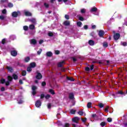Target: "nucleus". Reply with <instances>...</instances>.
Here are the masks:
<instances>
[{
    "label": "nucleus",
    "instance_id": "nucleus-47",
    "mask_svg": "<svg viewBox=\"0 0 127 127\" xmlns=\"http://www.w3.org/2000/svg\"><path fill=\"white\" fill-rule=\"evenodd\" d=\"M122 45H123V46H127V43L126 42H123L121 43Z\"/></svg>",
    "mask_w": 127,
    "mask_h": 127
},
{
    "label": "nucleus",
    "instance_id": "nucleus-29",
    "mask_svg": "<svg viewBox=\"0 0 127 127\" xmlns=\"http://www.w3.org/2000/svg\"><path fill=\"white\" fill-rule=\"evenodd\" d=\"M29 60H30V58L29 57H26L25 59V62H28V61H29Z\"/></svg>",
    "mask_w": 127,
    "mask_h": 127
},
{
    "label": "nucleus",
    "instance_id": "nucleus-28",
    "mask_svg": "<svg viewBox=\"0 0 127 127\" xmlns=\"http://www.w3.org/2000/svg\"><path fill=\"white\" fill-rule=\"evenodd\" d=\"M0 83L1 84H3L4 83H5V79H3V78H2L0 80Z\"/></svg>",
    "mask_w": 127,
    "mask_h": 127
},
{
    "label": "nucleus",
    "instance_id": "nucleus-32",
    "mask_svg": "<svg viewBox=\"0 0 127 127\" xmlns=\"http://www.w3.org/2000/svg\"><path fill=\"white\" fill-rule=\"evenodd\" d=\"M77 25L79 27H81V26L82 25V22H81L80 21L77 22Z\"/></svg>",
    "mask_w": 127,
    "mask_h": 127
},
{
    "label": "nucleus",
    "instance_id": "nucleus-2",
    "mask_svg": "<svg viewBox=\"0 0 127 127\" xmlns=\"http://www.w3.org/2000/svg\"><path fill=\"white\" fill-rule=\"evenodd\" d=\"M79 117H74L72 118V122L73 123H76V124H78V122H79Z\"/></svg>",
    "mask_w": 127,
    "mask_h": 127
},
{
    "label": "nucleus",
    "instance_id": "nucleus-59",
    "mask_svg": "<svg viewBox=\"0 0 127 127\" xmlns=\"http://www.w3.org/2000/svg\"><path fill=\"white\" fill-rule=\"evenodd\" d=\"M65 18H66V19H69V15H65Z\"/></svg>",
    "mask_w": 127,
    "mask_h": 127
},
{
    "label": "nucleus",
    "instance_id": "nucleus-22",
    "mask_svg": "<svg viewBox=\"0 0 127 127\" xmlns=\"http://www.w3.org/2000/svg\"><path fill=\"white\" fill-rule=\"evenodd\" d=\"M49 92L51 93V94H52V95H54V94H55V92H54V90H53V89H50Z\"/></svg>",
    "mask_w": 127,
    "mask_h": 127
},
{
    "label": "nucleus",
    "instance_id": "nucleus-10",
    "mask_svg": "<svg viewBox=\"0 0 127 127\" xmlns=\"http://www.w3.org/2000/svg\"><path fill=\"white\" fill-rule=\"evenodd\" d=\"M69 98L70 100H74V94L72 93H69Z\"/></svg>",
    "mask_w": 127,
    "mask_h": 127
},
{
    "label": "nucleus",
    "instance_id": "nucleus-34",
    "mask_svg": "<svg viewBox=\"0 0 127 127\" xmlns=\"http://www.w3.org/2000/svg\"><path fill=\"white\" fill-rule=\"evenodd\" d=\"M8 0H0V3H3L4 2H7Z\"/></svg>",
    "mask_w": 127,
    "mask_h": 127
},
{
    "label": "nucleus",
    "instance_id": "nucleus-3",
    "mask_svg": "<svg viewBox=\"0 0 127 127\" xmlns=\"http://www.w3.org/2000/svg\"><path fill=\"white\" fill-rule=\"evenodd\" d=\"M104 34H105V32H104V31L103 30L99 31L98 35L99 36H100V37H103Z\"/></svg>",
    "mask_w": 127,
    "mask_h": 127
},
{
    "label": "nucleus",
    "instance_id": "nucleus-21",
    "mask_svg": "<svg viewBox=\"0 0 127 127\" xmlns=\"http://www.w3.org/2000/svg\"><path fill=\"white\" fill-rule=\"evenodd\" d=\"M17 101L18 104H22L23 103V101L22 100H20V98H18Z\"/></svg>",
    "mask_w": 127,
    "mask_h": 127
},
{
    "label": "nucleus",
    "instance_id": "nucleus-64",
    "mask_svg": "<svg viewBox=\"0 0 127 127\" xmlns=\"http://www.w3.org/2000/svg\"><path fill=\"white\" fill-rule=\"evenodd\" d=\"M5 84L6 86H8V85H9V81H6Z\"/></svg>",
    "mask_w": 127,
    "mask_h": 127
},
{
    "label": "nucleus",
    "instance_id": "nucleus-42",
    "mask_svg": "<svg viewBox=\"0 0 127 127\" xmlns=\"http://www.w3.org/2000/svg\"><path fill=\"white\" fill-rule=\"evenodd\" d=\"M81 13H85V12H86V9H82L81 10Z\"/></svg>",
    "mask_w": 127,
    "mask_h": 127
},
{
    "label": "nucleus",
    "instance_id": "nucleus-9",
    "mask_svg": "<svg viewBox=\"0 0 127 127\" xmlns=\"http://www.w3.org/2000/svg\"><path fill=\"white\" fill-rule=\"evenodd\" d=\"M65 63L64 61H63L62 62L59 63L58 64V67H62L63 66V64Z\"/></svg>",
    "mask_w": 127,
    "mask_h": 127
},
{
    "label": "nucleus",
    "instance_id": "nucleus-36",
    "mask_svg": "<svg viewBox=\"0 0 127 127\" xmlns=\"http://www.w3.org/2000/svg\"><path fill=\"white\" fill-rule=\"evenodd\" d=\"M44 5H45V7H47V8L49 7V4L47 3H44Z\"/></svg>",
    "mask_w": 127,
    "mask_h": 127
},
{
    "label": "nucleus",
    "instance_id": "nucleus-14",
    "mask_svg": "<svg viewBox=\"0 0 127 127\" xmlns=\"http://www.w3.org/2000/svg\"><path fill=\"white\" fill-rule=\"evenodd\" d=\"M35 66H36V64H35V63H31L30 64V67L31 68H34Z\"/></svg>",
    "mask_w": 127,
    "mask_h": 127
},
{
    "label": "nucleus",
    "instance_id": "nucleus-37",
    "mask_svg": "<svg viewBox=\"0 0 127 127\" xmlns=\"http://www.w3.org/2000/svg\"><path fill=\"white\" fill-rule=\"evenodd\" d=\"M67 80H70V81H74V78L72 77H67Z\"/></svg>",
    "mask_w": 127,
    "mask_h": 127
},
{
    "label": "nucleus",
    "instance_id": "nucleus-5",
    "mask_svg": "<svg viewBox=\"0 0 127 127\" xmlns=\"http://www.w3.org/2000/svg\"><path fill=\"white\" fill-rule=\"evenodd\" d=\"M37 108H39L41 106V102L40 101H37L35 104Z\"/></svg>",
    "mask_w": 127,
    "mask_h": 127
},
{
    "label": "nucleus",
    "instance_id": "nucleus-45",
    "mask_svg": "<svg viewBox=\"0 0 127 127\" xmlns=\"http://www.w3.org/2000/svg\"><path fill=\"white\" fill-rule=\"evenodd\" d=\"M60 54V51L58 50L55 51V54H56L57 55H58V54Z\"/></svg>",
    "mask_w": 127,
    "mask_h": 127
},
{
    "label": "nucleus",
    "instance_id": "nucleus-18",
    "mask_svg": "<svg viewBox=\"0 0 127 127\" xmlns=\"http://www.w3.org/2000/svg\"><path fill=\"white\" fill-rule=\"evenodd\" d=\"M77 114H78L79 116H83V115H84V112L82 111H79L78 112Z\"/></svg>",
    "mask_w": 127,
    "mask_h": 127
},
{
    "label": "nucleus",
    "instance_id": "nucleus-6",
    "mask_svg": "<svg viewBox=\"0 0 127 127\" xmlns=\"http://www.w3.org/2000/svg\"><path fill=\"white\" fill-rule=\"evenodd\" d=\"M24 13H25V15H26V16H31L32 15L31 13L28 11H25L24 12Z\"/></svg>",
    "mask_w": 127,
    "mask_h": 127
},
{
    "label": "nucleus",
    "instance_id": "nucleus-44",
    "mask_svg": "<svg viewBox=\"0 0 127 127\" xmlns=\"http://www.w3.org/2000/svg\"><path fill=\"white\" fill-rule=\"evenodd\" d=\"M0 19H1V20H3V19H4V16L3 15H0Z\"/></svg>",
    "mask_w": 127,
    "mask_h": 127
},
{
    "label": "nucleus",
    "instance_id": "nucleus-52",
    "mask_svg": "<svg viewBox=\"0 0 127 127\" xmlns=\"http://www.w3.org/2000/svg\"><path fill=\"white\" fill-rule=\"evenodd\" d=\"M108 110H109V107H107L105 108V112H106L107 113H108V112H109Z\"/></svg>",
    "mask_w": 127,
    "mask_h": 127
},
{
    "label": "nucleus",
    "instance_id": "nucleus-43",
    "mask_svg": "<svg viewBox=\"0 0 127 127\" xmlns=\"http://www.w3.org/2000/svg\"><path fill=\"white\" fill-rule=\"evenodd\" d=\"M8 81H11V80H12V77L10 76H8Z\"/></svg>",
    "mask_w": 127,
    "mask_h": 127
},
{
    "label": "nucleus",
    "instance_id": "nucleus-30",
    "mask_svg": "<svg viewBox=\"0 0 127 127\" xmlns=\"http://www.w3.org/2000/svg\"><path fill=\"white\" fill-rule=\"evenodd\" d=\"M22 76H25V75H26V71L23 70L22 71Z\"/></svg>",
    "mask_w": 127,
    "mask_h": 127
},
{
    "label": "nucleus",
    "instance_id": "nucleus-25",
    "mask_svg": "<svg viewBox=\"0 0 127 127\" xmlns=\"http://www.w3.org/2000/svg\"><path fill=\"white\" fill-rule=\"evenodd\" d=\"M31 67H30V66H29V67H28V68H27V71H28V72H31V71L32 70V69H31Z\"/></svg>",
    "mask_w": 127,
    "mask_h": 127
},
{
    "label": "nucleus",
    "instance_id": "nucleus-24",
    "mask_svg": "<svg viewBox=\"0 0 127 127\" xmlns=\"http://www.w3.org/2000/svg\"><path fill=\"white\" fill-rule=\"evenodd\" d=\"M7 69L10 72H12V68L10 66H7Z\"/></svg>",
    "mask_w": 127,
    "mask_h": 127
},
{
    "label": "nucleus",
    "instance_id": "nucleus-19",
    "mask_svg": "<svg viewBox=\"0 0 127 127\" xmlns=\"http://www.w3.org/2000/svg\"><path fill=\"white\" fill-rule=\"evenodd\" d=\"M91 12H93L94 11H97V8L94 7H92L91 9Z\"/></svg>",
    "mask_w": 127,
    "mask_h": 127
},
{
    "label": "nucleus",
    "instance_id": "nucleus-58",
    "mask_svg": "<svg viewBox=\"0 0 127 127\" xmlns=\"http://www.w3.org/2000/svg\"><path fill=\"white\" fill-rule=\"evenodd\" d=\"M82 121L83 123H85L87 121V118L82 119Z\"/></svg>",
    "mask_w": 127,
    "mask_h": 127
},
{
    "label": "nucleus",
    "instance_id": "nucleus-17",
    "mask_svg": "<svg viewBox=\"0 0 127 127\" xmlns=\"http://www.w3.org/2000/svg\"><path fill=\"white\" fill-rule=\"evenodd\" d=\"M75 113H76V110L71 109L70 111V113L72 114V115H75Z\"/></svg>",
    "mask_w": 127,
    "mask_h": 127
},
{
    "label": "nucleus",
    "instance_id": "nucleus-23",
    "mask_svg": "<svg viewBox=\"0 0 127 127\" xmlns=\"http://www.w3.org/2000/svg\"><path fill=\"white\" fill-rule=\"evenodd\" d=\"M30 21H31L32 23H36V20L34 18L31 19Z\"/></svg>",
    "mask_w": 127,
    "mask_h": 127
},
{
    "label": "nucleus",
    "instance_id": "nucleus-61",
    "mask_svg": "<svg viewBox=\"0 0 127 127\" xmlns=\"http://www.w3.org/2000/svg\"><path fill=\"white\" fill-rule=\"evenodd\" d=\"M84 29H88V25H84Z\"/></svg>",
    "mask_w": 127,
    "mask_h": 127
},
{
    "label": "nucleus",
    "instance_id": "nucleus-63",
    "mask_svg": "<svg viewBox=\"0 0 127 127\" xmlns=\"http://www.w3.org/2000/svg\"><path fill=\"white\" fill-rule=\"evenodd\" d=\"M44 97H45L44 94L41 95V99H43V98H44Z\"/></svg>",
    "mask_w": 127,
    "mask_h": 127
},
{
    "label": "nucleus",
    "instance_id": "nucleus-55",
    "mask_svg": "<svg viewBox=\"0 0 127 127\" xmlns=\"http://www.w3.org/2000/svg\"><path fill=\"white\" fill-rule=\"evenodd\" d=\"M4 43H5V39H3L2 40V44H4Z\"/></svg>",
    "mask_w": 127,
    "mask_h": 127
},
{
    "label": "nucleus",
    "instance_id": "nucleus-31",
    "mask_svg": "<svg viewBox=\"0 0 127 127\" xmlns=\"http://www.w3.org/2000/svg\"><path fill=\"white\" fill-rule=\"evenodd\" d=\"M36 89H37V87L35 86H33L32 87V91H35V90H36Z\"/></svg>",
    "mask_w": 127,
    "mask_h": 127
},
{
    "label": "nucleus",
    "instance_id": "nucleus-50",
    "mask_svg": "<svg viewBox=\"0 0 127 127\" xmlns=\"http://www.w3.org/2000/svg\"><path fill=\"white\" fill-rule=\"evenodd\" d=\"M48 35H49V36H52L53 35V33H52V32H49V33H48Z\"/></svg>",
    "mask_w": 127,
    "mask_h": 127
},
{
    "label": "nucleus",
    "instance_id": "nucleus-51",
    "mask_svg": "<svg viewBox=\"0 0 127 127\" xmlns=\"http://www.w3.org/2000/svg\"><path fill=\"white\" fill-rule=\"evenodd\" d=\"M43 42H44L43 40H41L39 41V44H42V43H43Z\"/></svg>",
    "mask_w": 127,
    "mask_h": 127
},
{
    "label": "nucleus",
    "instance_id": "nucleus-1",
    "mask_svg": "<svg viewBox=\"0 0 127 127\" xmlns=\"http://www.w3.org/2000/svg\"><path fill=\"white\" fill-rule=\"evenodd\" d=\"M120 36H121V35H120L119 33H116V34H114V38L115 40H118V39H119V38H120Z\"/></svg>",
    "mask_w": 127,
    "mask_h": 127
},
{
    "label": "nucleus",
    "instance_id": "nucleus-35",
    "mask_svg": "<svg viewBox=\"0 0 127 127\" xmlns=\"http://www.w3.org/2000/svg\"><path fill=\"white\" fill-rule=\"evenodd\" d=\"M2 13H3V14H5V13H6V9H4L2 10Z\"/></svg>",
    "mask_w": 127,
    "mask_h": 127
},
{
    "label": "nucleus",
    "instance_id": "nucleus-38",
    "mask_svg": "<svg viewBox=\"0 0 127 127\" xmlns=\"http://www.w3.org/2000/svg\"><path fill=\"white\" fill-rule=\"evenodd\" d=\"M100 125L101 126V127H105V126H106V123L105 122H102L100 124Z\"/></svg>",
    "mask_w": 127,
    "mask_h": 127
},
{
    "label": "nucleus",
    "instance_id": "nucleus-54",
    "mask_svg": "<svg viewBox=\"0 0 127 127\" xmlns=\"http://www.w3.org/2000/svg\"><path fill=\"white\" fill-rule=\"evenodd\" d=\"M35 94H36V91L33 90V91H32V95H33V96H34V95H35Z\"/></svg>",
    "mask_w": 127,
    "mask_h": 127
},
{
    "label": "nucleus",
    "instance_id": "nucleus-27",
    "mask_svg": "<svg viewBox=\"0 0 127 127\" xmlns=\"http://www.w3.org/2000/svg\"><path fill=\"white\" fill-rule=\"evenodd\" d=\"M13 77L14 80H17V79L18 78V77L15 74H13Z\"/></svg>",
    "mask_w": 127,
    "mask_h": 127
},
{
    "label": "nucleus",
    "instance_id": "nucleus-60",
    "mask_svg": "<svg viewBox=\"0 0 127 127\" xmlns=\"http://www.w3.org/2000/svg\"><path fill=\"white\" fill-rule=\"evenodd\" d=\"M94 69V65H91L90 66V70H93Z\"/></svg>",
    "mask_w": 127,
    "mask_h": 127
},
{
    "label": "nucleus",
    "instance_id": "nucleus-12",
    "mask_svg": "<svg viewBox=\"0 0 127 127\" xmlns=\"http://www.w3.org/2000/svg\"><path fill=\"white\" fill-rule=\"evenodd\" d=\"M37 43V42L34 39L31 40V41H30L31 44L35 45V44H36Z\"/></svg>",
    "mask_w": 127,
    "mask_h": 127
},
{
    "label": "nucleus",
    "instance_id": "nucleus-4",
    "mask_svg": "<svg viewBox=\"0 0 127 127\" xmlns=\"http://www.w3.org/2000/svg\"><path fill=\"white\" fill-rule=\"evenodd\" d=\"M88 44L91 46H94L95 45V41L93 40H90L88 41Z\"/></svg>",
    "mask_w": 127,
    "mask_h": 127
},
{
    "label": "nucleus",
    "instance_id": "nucleus-49",
    "mask_svg": "<svg viewBox=\"0 0 127 127\" xmlns=\"http://www.w3.org/2000/svg\"><path fill=\"white\" fill-rule=\"evenodd\" d=\"M99 108H103V107H104V104L100 103L99 104Z\"/></svg>",
    "mask_w": 127,
    "mask_h": 127
},
{
    "label": "nucleus",
    "instance_id": "nucleus-46",
    "mask_svg": "<svg viewBox=\"0 0 127 127\" xmlns=\"http://www.w3.org/2000/svg\"><path fill=\"white\" fill-rule=\"evenodd\" d=\"M108 46V43H103V47H107Z\"/></svg>",
    "mask_w": 127,
    "mask_h": 127
},
{
    "label": "nucleus",
    "instance_id": "nucleus-56",
    "mask_svg": "<svg viewBox=\"0 0 127 127\" xmlns=\"http://www.w3.org/2000/svg\"><path fill=\"white\" fill-rule=\"evenodd\" d=\"M5 88H4V87H2L1 88V92H3L4 91H5Z\"/></svg>",
    "mask_w": 127,
    "mask_h": 127
},
{
    "label": "nucleus",
    "instance_id": "nucleus-33",
    "mask_svg": "<svg viewBox=\"0 0 127 127\" xmlns=\"http://www.w3.org/2000/svg\"><path fill=\"white\" fill-rule=\"evenodd\" d=\"M8 6L9 7H12L13 6V4H12L11 3H8Z\"/></svg>",
    "mask_w": 127,
    "mask_h": 127
},
{
    "label": "nucleus",
    "instance_id": "nucleus-16",
    "mask_svg": "<svg viewBox=\"0 0 127 127\" xmlns=\"http://www.w3.org/2000/svg\"><path fill=\"white\" fill-rule=\"evenodd\" d=\"M64 24L65 26L70 25V21H65L64 22Z\"/></svg>",
    "mask_w": 127,
    "mask_h": 127
},
{
    "label": "nucleus",
    "instance_id": "nucleus-7",
    "mask_svg": "<svg viewBox=\"0 0 127 127\" xmlns=\"http://www.w3.org/2000/svg\"><path fill=\"white\" fill-rule=\"evenodd\" d=\"M17 15H18V13L16 11L12 13V16H13V17H17Z\"/></svg>",
    "mask_w": 127,
    "mask_h": 127
},
{
    "label": "nucleus",
    "instance_id": "nucleus-20",
    "mask_svg": "<svg viewBox=\"0 0 127 127\" xmlns=\"http://www.w3.org/2000/svg\"><path fill=\"white\" fill-rule=\"evenodd\" d=\"M87 107L88 108H90L92 107V103L89 102L87 103Z\"/></svg>",
    "mask_w": 127,
    "mask_h": 127
},
{
    "label": "nucleus",
    "instance_id": "nucleus-41",
    "mask_svg": "<svg viewBox=\"0 0 127 127\" xmlns=\"http://www.w3.org/2000/svg\"><path fill=\"white\" fill-rule=\"evenodd\" d=\"M50 97H51L50 95L48 94L45 96V98L47 99H49V98H50Z\"/></svg>",
    "mask_w": 127,
    "mask_h": 127
},
{
    "label": "nucleus",
    "instance_id": "nucleus-26",
    "mask_svg": "<svg viewBox=\"0 0 127 127\" xmlns=\"http://www.w3.org/2000/svg\"><path fill=\"white\" fill-rule=\"evenodd\" d=\"M23 29H24V30H25V31L28 30V26H23Z\"/></svg>",
    "mask_w": 127,
    "mask_h": 127
},
{
    "label": "nucleus",
    "instance_id": "nucleus-40",
    "mask_svg": "<svg viewBox=\"0 0 127 127\" xmlns=\"http://www.w3.org/2000/svg\"><path fill=\"white\" fill-rule=\"evenodd\" d=\"M70 127V124L69 123H65L64 124V127Z\"/></svg>",
    "mask_w": 127,
    "mask_h": 127
},
{
    "label": "nucleus",
    "instance_id": "nucleus-39",
    "mask_svg": "<svg viewBox=\"0 0 127 127\" xmlns=\"http://www.w3.org/2000/svg\"><path fill=\"white\" fill-rule=\"evenodd\" d=\"M41 52H42V49H40L39 51L37 52V53L39 55H40V54H41Z\"/></svg>",
    "mask_w": 127,
    "mask_h": 127
},
{
    "label": "nucleus",
    "instance_id": "nucleus-53",
    "mask_svg": "<svg viewBox=\"0 0 127 127\" xmlns=\"http://www.w3.org/2000/svg\"><path fill=\"white\" fill-rule=\"evenodd\" d=\"M46 85V82L43 81L42 83V86H44Z\"/></svg>",
    "mask_w": 127,
    "mask_h": 127
},
{
    "label": "nucleus",
    "instance_id": "nucleus-62",
    "mask_svg": "<svg viewBox=\"0 0 127 127\" xmlns=\"http://www.w3.org/2000/svg\"><path fill=\"white\" fill-rule=\"evenodd\" d=\"M86 71H90V68L88 67H87L85 68Z\"/></svg>",
    "mask_w": 127,
    "mask_h": 127
},
{
    "label": "nucleus",
    "instance_id": "nucleus-11",
    "mask_svg": "<svg viewBox=\"0 0 127 127\" xmlns=\"http://www.w3.org/2000/svg\"><path fill=\"white\" fill-rule=\"evenodd\" d=\"M42 78V75H41L40 73H38L37 75H36V78L39 80Z\"/></svg>",
    "mask_w": 127,
    "mask_h": 127
},
{
    "label": "nucleus",
    "instance_id": "nucleus-8",
    "mask_svg": "<svg viewBox=\"0 0 127 127\" xmlns=\"http://www.w3.org/2000/svg\"><path fill=\"white\" fill-rule=\"evenodd\" d=\"M12 56H16L17 55V52L16 51H13L11 52Z\"/></svg>",
    "mask_w": 127,
    "mask_h": 127
},
{
    "label": "nucleus",
    "instance_id": "nucleus-13",
    "mask_svg": "<svg viewBox=\"0 0 127 127\" xmlns=\"http://www.w3.org/2000/svg\"><path fill=\"white\" fill-rule=\"evenodd\" d=\"M29 29H31V30H33V29H35V26L33 24H31L29 26Z\"/></svg>",
    "mask_w": 127,
    "mask_h": 127
},
{
    "label": "nucleus",
    "instance_id": "nucleus-57",
    "mask_svg": "<svg viewBox=\"0 0 127 127\" xmlns=\"http://www.w3.org/2000/svg\"><path fill=\"white\" fill-rule=\"evenodd\" d=\"M107 121L109 123H111V122H112V118H108Z\"/></svg>",
    "mask_w": 127,
    "mask_h": 127
},
{
    "label": "nucleus",
    "instance_id": "nucleus-48",
    "mask_svg": "<svg viewBox=\"0 0 127 127\" xmlns=\"http://www.w3.org/2000/svg\"><path fill=\"white\" fill-rule=\"evenodd\" d=\"M79 20H81V21H83L84 20V18H83V17H82V16H80L79 17Z\"/></svg>",
    "mask_w": 127,
    "mask_h": 127
},
{
    "label": "nucleus",
    "instance_id": "nucleus-15",
    "mask_svg": "<svg viewBox=\"0 0 127 127\" xmlns=\"http://www.w3.org/2000/svg\"><path fill=\"white\" fill-rule=\"evenodd\" d=\"M46 56L48 57H51V56H52V53L51 52H48L47 53H46Z\"/></svg>",
    "mask_w": 127,
    "mask_h": 127
}]
</instances>
